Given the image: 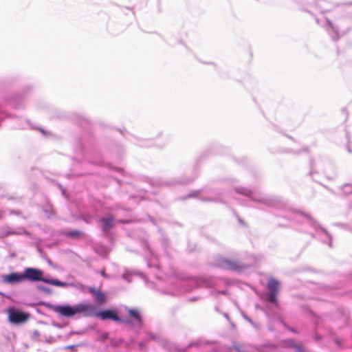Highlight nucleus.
Wrapping results in <instances>:
<instances>
[{
  "label": "nucleus",
  "mask_w": 352,
  "mask_h": 352,
  "mask_svg": "<svg viewBox=\"0 0 352 352\" xmlns=\"http://www.w3.org/2000/svg\"><path fill=\"white\" fill-rule=\"evenodd\" d=\"M47 307L54 312L66 318H72L76 315L81 314L84 317L96 316L102 320H111L125 324L132 323L130 319H122L118 316L115 310L105 309L97 311L96 307L90 304L78 303L71 305L69 304L52 305L49 303L47 305Z\"/></svg>",
  "instance_id": "obj_1"
},
{
  "label": "nucleus",
  "mask_w": 352,
  "mask_h": 352,
  "mask_svg": "<svg viewBox=\"0 0 352 352\" xmlns=\"http://www.w3.org/2000/svg\"><path fill=\"white\" fill-rule=\"evenodd\" d=\"M23 281L28 280L30 282L41 281L47 284H50L56 287H67L72 284L61 281L56 278H48L43 276V271L35 267H25L23 270Z\"/></svg>",
  "instance_id": "obj_2"
},
{
  "label": "nucleus",
  "mask_w": 352,
  "mask_h": 352,
  "mask_svg": "<svg viewBox=\"0 0 352 352\" xmlns=\"http://www.w3.org/2000/svg\"><path fill=\"white\" fill-rule=\"evenodd\" d=\"M314 172H322L329 179H333L336 177V168L332 162L327 158L320 157L314 162L310 163V175Z\"/></svg>",
  "instance_id": "obj_3"
},
{
  "label": "nucleus",
  "mask_w": 352,
  "mask_h": 352,
  "mask_svg": "<svg viewBox=\"0 0 352 352\" xmlns=\"http://www.w3.org/2000/svg\"><path fill=\"white\" fill-rule=\"evenodd\" d=\"M236 191L248 197L253 201L263 204L267 206H276L279 201L276 197L273 196L263 195L260 192H253L244 188H236Z\"/></svg>",
  "instance_id": "obj_4"
},
{
  "label": "nucleus",
  "mask_w": 352,
  "mask_h": 352,
  "mask_svg": "<svg viewBox=\"0 0 352 352\" xmlns=\"http://www.w3.org/2000/svg\"><path fill=\"white\" fill-rule=\"evenodd\" d=\"M214 265L225 270L239 272L246 267V265L236 259L218 257L216 258Z\"/></svg>",
  "instance_id": "obj_5"
},
{
  "label": "nucleus",
  "mask_w": 352,
  "mask_h": 352,
  "mask_svg": "<svg viewBox=\"0 0 352 352\" xmlns=\"http://www.w3.org/2000/svg\"><path fill=\"white\" fill-rule=\"evenodd\" d=\"M300 214L307 219L309 224L316 230L317 234L321 236L323 242H325V239L329 241V245L331 247V236L330 234L324 228L321 227L309 214L303 212H300Z\"/></svg>",
  "instance_id": "obj_6"
},
{
  "label": "nucleus",
  "mask_w": 352,
  "mask_h": 352,
  "mask_svg": "<svg viewBox=\"0 0 352 352\" xmlns=\"http://www.w3.org/2000/svg\"><path fill=\"white\" fill-rule=\"evenodd\" d=\"M8 320L15 324L23 323L29 318V314L14 307L8 309Z\"/></svg>",
  "instance_id": "obj_7"
},
{
  "label": "nucleus",
  "mask_w": 352,
  "mask_h": 352,
  "mask_svg": "<svg viewBox=\"0 0 352 352\" xmlns=\"http://www.w3.org/2000/svg\"><path fill=\"white\" fill-rule=\"evenodd\" d=\"M279 283L277 280L271 278L267 283V289L269 293L267 294V300L272 303L276 302V295L278 293V287Z\"/></svg>",
  "instance_id": "obj_8"
},
{
  "label": "nucleus",
  "mask_w": 352,
  "mask_h": 352,
  "mask_svg": "<svg viewBox=\"0 0 352 352\" xmlns=\"http://www.w3.org/2000/svg\"><path fill=\"white\" fill-rule=\"evenodd\" d=\"M2 282L5 284L14 285L23 282V273L11 272L1 276Z\"/></svg>",
  "instance_id": "obj_9"
},
{
  "label": "nucleus",
  "mask_w": 352,
  "mask_h": 352,
  "mask_svg": "<svg viewBox=\"0 0 352 352\" xmlns=\"http://www.w3.org/2000/svg\"><path fill=\"white\" fill-rule=\"evenodd\" d=\"M125 309L127 310L129 316L132 318V319H130L132 321V323L129 324L133 327H140L142 324V319L139 310L136 309H129L128 307H125Z\"/></svg>",
  "instance_id": "obj_10"
},
{
  "label": "nucleus",
  "mask_w": 352,
  "mask_h": 352,
  "mask_svg": "<svg viewBox=\"0 0 352 352\" xmlns=\"http://www.w3.org/2000/svg\"><path fill=\"white\" fill-rule=\"evenodd\" d=\"M99 221L101 223V228L105 235L109 234V230L114 226V218L111 215L102 217Z\"/></svg>",
  "instance_id": "obj_11"
},
{
  "label": "nucleus",
  "mask_w": 352,
  "mask_h": 352,
  "mask_svg": "<svg viewBox=\"0 0 352 352\" xmlns=\"http://www.w3.org/2000/svg\"><path fill=\"white\" fill-rule=\"evenodd\" d=\"M91 292L94 294L96 300L99 302H104L106 300L104 294L100 292L96 291L94 289H91Z\"/></svg>",
  "instance_id": "obj_12"
},
{
  "label": "nucleus",
  "mask_w": 352,
  "mask_h": 352,
  "mask_svg": "<svg viewBox=\"0 0 352 352\" xmlns=\"http://www.w3.org/2000/svg\"><path fill=\"white\" fill-rule=\"evenodd\" d=\"M36 288L38 291L43 292L44 293H45L48 295H52L53 293V291L51 288H50L48 287H45L42 285H38L36 286Z\"/></svg>",
  "instance_id": "obj_13"
},
{
  "label": "nucleus",
  "mask_w": 352,
  "mask_h": 352,
  "mask_svg": "<svg viewBox=\"0 0 352 352\" xmlns=\"http://www.w3.org/2000/svg\"><path fill=\"white\" fill-rule=\"evenodd\" d=\"M342 190L344 194L349 195L352 193V184H346L342 186Z\"/></svg>",
  "instance_id": "obj_14"
},
{
  "label": "nucleus",
  "mask_w": 352,
  "mask_h": 352,
  "mask_svg": "<svg viewBox=\"0 0 352 352\" xmlns=\"http://www.w3.org/2000/svg\"><path fill=\"white\" fill-rule=\"evenodd\" d=\"M327 23L329 27L335 32V36L333 38V40L335 41H338L339 39V34L338 33L336 28L333 26V23L329 20H327Z\"/></svg>",
  "instance_id": "obj_15"
},
{
  "label": "nucleus",
  "mask_w": 352,
  "mask_h": 352,
  "mask_svg": "<svg viewBox=\"0 0 352 352\" xmlns=\"http://www.w3.org/2000/svg\"><path fill=\"white\" fill-rule=\"evenodd\" d=\"M81 234V232L78 230H72V231H69V232H67L65 233V235L67 236H69V237H72V238H76L78 237L80 234Z\"/></svg>",
  "instance_id": "obj_16"
},
{
  "label": "nucleus",
  "mask_w": 352,
  "mask_h": 352,
  "mask_svg": "<svg viewBox=\"0 0 352 352\" xmlns=\"http://www.w3.org/2000/svg\"><path fill=\"white\" fill-rule=\"evenodd\" d=\"M195 283L196 284V286L197 287H204V286H206V287H210V283L208 280H201L200 281H198V280H195Z\"/></svg>",
  "instance_id": "obj_17"
},
{
  "label": "nucleus",
  "mask_w": 352,
  "mask_h": 352,
  "mask_svg": "<svg viewBox=\"0 0 352 352\" xmlns=\"http://www.w3.org/2000/svg\"><path fill=\"white\" fill-rule=\"evenodd\" d=\"M28 125H30V127H32V128H33V127H34V126H32L30 124V122H29V121H28V120H25V122H24V123H23V124H20V125L18 126V128H19V129H25V128H26V126H28Z\"/></svg>",
  "instance_id": "obj_18"
},
{
  "label": "nucleus",
  "mask_w": 352,
  "mask_h": 352,
  "mask_svg": "<svg viewBox=\"0 0 352 352\" xmlns=\"http://www.w3.org/2000/svg\"><path fill=\"white\" fill-rule=\"evenodd\" d=\"M28 234V232L26 230H25L24 229H23L19 232H16L12 231V230L8 232V234Z\"/></svg>",
  "instance_id": "obj_19"
},
{
  "label": "nucleus",
  "mask_w": 352,
  "mask_h": 352,
  "mask_svg": "<svg viewBox=\"0 0 352 352\" xmlns=\"http://www.w3.org/2000/svg\"><path fill=\"white\" fill-rule=\"evenodd\" d=\"M82 344H72V345H69V346H67L65 347V349L66 350H68V349H74L75 348H76L77 346H82Z\"/></svg>",
  "instance_id": "obj_20"
},
{
  "label": "nucleus",
  "mask_w": 352,
  "mask_h": 352,
  "mask_svg": "<svg viewBox=\"0 0 352 352\" xmlns=\"http://www.w3.org/2000/svg\"><path fill=\"white\" fill-rule=\"evenodd\" d=\"M293 346L296 349V352H306L302 347L294 344Z\"/></svg>",
  "instance_id": "obj_21"
},
{
  "label": "nucleus",
  "mask_w": 352,
  "mask_h": 352,
  "mask_svg": "<svg viewBox=\"0 0 352 352\" xmlns=\"http://www.w3.org/2000/svg\"><path fill=\"white\" fill-rule=\"evenodd\" d=\"M244 318L246 320H248L250 323H251L255 328L256 327V324H254V322L252 320V319L250 318H249L248 316H244Z\"/></svg>",
  "instance_id": "obj_22"
},
{
  "label": "nucleus",
  "mask_w": 352,
  "mask_h": 352,
  "mask_svg": "<svg viewBox=\"0 0 352 352\" xmlns=\"http://www.w3.org/2000/svg\"><path fill=\"white\" fill-rule=\"evenodd\" d=\"M122 276L123 279L126 280L128 282H131V280L129 279L127 272L124 273Z\"/></svg>",
  "instance_id": "obj_23"
},
{
  "label": "nucleus",
  "mask_w": 352,
  "mask_h": 352,
  "mask_svg": "<svg viewBox=\"0 0 352 352\" xmlns=\"http://www.w3.org/2000/svg\"><path fill=\"white\" fill-rule=\"evenodd\" d=\"M38 131H41V133L43 135H45V136H46V135L49 133L48 132H47L46 131H45V130H44L43 129H42V128H38Z\"/></svg>",
  "instance_id": "obj_24"
},
{
  "label": "nucleus",
  "mask_w": 352,
  "mask_h": 352,
  "mask_svg": "<svg viewBox=\"0 0 352 352\" xmlns=\"http://www.w3.org/2000/svg\"><path fill=\"white\" fill-rule=\"evenodd\" d=\"M199 342H192L189 344L188 345V347H191L192 346H199Z\"/></svg>",
  "instance_id": "obj_25"
},
{
  "label": "nucleus",
  "mask_w": 352,
  "mask_h": 352,
  "mask_svg": "<svg viewBox=\"0 0 352 352\" xmlns=\"http://www.w3.org/2000/svg\"><path fill=\"white\" fill-rule=\"evenodd\" d=\"M197 193V192H192V193H190L188 195V198H190V197H194L196 196V194Z\"/></svg>",
  "instance_id": "obj_26"
},
{
  "label": "nucleus",
  "mask_w": 352,
  "mask_h": 352,
  "mask_svg": "<svg viewBox=\"0 0 352 352\" xmlns=\"http://www.w3.org/2000/svg\"><path fill=\"white\" fill-rule=\"evenodd\" d=\"M75 333H76V331H71V332L69 333V336H72V335L75 334Z\"/></svg>",
  "instance_id": "obj_27"
},
{
  "label": "nucleus",
  "mask_w": 352,
  "mask_h": 352,
  "mask_svg": "<svg viewBox=\"0 0 352 352\" xmlns=\"http://www.w3.org/2000/svg\"><path fill=\"white\" fill-rule=\"evenodd\" d=\"M82 333V331H76V333H75V334H78V335H80Z\"/></svg>",
  "instance_id": "obj_28"
},
{
  "label": "nucleus",
  "mask_w": 352,
  "mask_h": 352,
  "mask_svg": "<svg viewBox=\"0 0 352 352\" xmlns=\"http://www.w3.org/2000/svg\"><path fill=\"white\" fill-rule=\"evenodd\" d=\"M189 182H190V180H189V181H187V182H182L181 183H182V184H188V183H189Z\"/></svg>",
  "instance_id": "obj_29"
},
{
  "label": "nucleus",
  "mask_w": 352,
  "mask_h": 352,
  "mask_svg": "<svg viewBox=\"0 0 352 352\" xmlns=\"http://www.w3.org/2000/svg\"><path fill=\"white\" fill-rule=\"evenodd\" d=\"M139 345H140V347L142 348V347L144 346V343L140 342V343L139 344Z\"/></svg>",
  "instance_id": "obj_30"
},
{
  "label": "nucleus",
  "mask_w": 352,
  "mask_h": 352,
  "mask_svg": "<svg viewBox=\"0 0 352 352\" xmlns=\"http://www.w3.org/2000/svg\"><path fill=\"white\" fill-rule=\"evenodd\" d=\"M347 150H348V151H349V153H351V148H350L349 146H347Z\"/></svg>",
  "instance_id": "obj_31"
},
{
  "label": "nucleus",
  "mask_w": 352,
  "mask_h": 352,
  "mask_svg": "<svg viewBox=\"0 0 352 352\" xmlns=\"http://www.w3.org/2000/svg\"><path fill=\"white\" fill-rule=\"evenodd\" d=\"M10 213H12V214H16L17 212L16 211H14V210H10Z\"/></svg>",
  "instance_id": "obj_32"
},
{
  "label": "nucleus",
  "mask_w": 352,
  "mask_h": 352,
  "mask_svg": "<svg viewBox=\"0 0 352 352\" xmlns=\"http://www.w3.org/2000/svg\"><path fill=\"white\" fill-rule=\"evenodd\" d=\"M224 316H225L227 319H229V318H228V315L227 314H224Z\"/></svg>",
  "instance_id": "obj_33"
},
{
  "label": "nucleus",
  "mask_w": 352,
  "mask_h": 352,
  "mask_svg": "<svg viewBox=\"0 0 352 352\" xmlns=\"http://www.w3.org/2000/svg\"><path fill=\"white\" fill-rule=\"evenodd\" d=\"M101 275H102V276H105L104 272H101Z\"/></svg>",
  "instance_id": "obj_34"
},
{
  "label": "nucleus",
  "mask_w": 352,
  "mask_h": 352,
  "mask_svg": "<svg viewBox=\"0 0 352 352\" xmlns=\"http://www.w3.org/2000/svg\"><path fill=\"white\" fill-rule=\"evenodd\" d=\"M151 339H154L155 338H154V336H153L151 335Z\"/></svg>",
  "instance_id": "obj_35"
},
{
  "label": "nucleus",
  "mask_w": 352,
  "mask_h": 352,
  "mask_svg": "<svg viewBox=\"0 0 352 352\" xmlns=\"http://www.w3.org/2000/svg\"><path fill=\"white\" fill-rule=\"evenodd\" d=\"M148 267H151V265L150 264V263H148Z\"/></svg>",
  "instance_id": "obj_36"
},
{
  "label": "nucleus",
  "mask_w": 352,
  "mask_h": 352,
  "mask_svg": "<svg viewBox=\"0 0 352 352\" xmlns=\"http://www.w3.org/2000/svg\"><path fill=\"white\" fill-rule=\"evenodd\" d=\"M0 295L3 296V294L0 292Z\"/></svg>",
  "instance_id": "obj_37"
},
{
  "label": "nucleus",
  "mask_w": 352,
  "mask_h": 352,
  "mask_svg": "<svg viewBox=\"0 0 352 352\" xmlns=\"http://www.w3.org/2000/svg\"><path fill=\"white\" fill-rule=\"evenodd\" d=\"M3 120V118H0V122Z\"/></svg>",
  "instance_id": "obj_38"
}]
</instances>
